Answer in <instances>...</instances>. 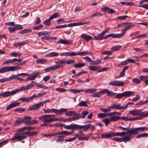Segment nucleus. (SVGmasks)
I'll return each mask as SVG.
<instances>
[{
  "label": "nucleus",
  "mask_w": 148,
  "mask_h": 148,
  "mask_svg": "<svg viewBox=\"0 0 148 148\" xmlns=\"http://www.w3.org/2000/svg\"><path fill=\"white\" fill-rule=\"evenodd\" d=\"M31 119V117L29 116L25 117L22 120L23 122L27 125H31L30 121Z\"/></svg>",
  "instance_id": "22"
},
{
  "label": "nucleus",
  "mask_w": 148,
  "mask_h": 148,
  "mask_svg": "<svg viewBox=\"0 0 148 148\" xmlns=\"http://www.w3.org/2000/svg\"><path fill=\"white\" fill-rule=\"evenodd\" d=\"M34 107V108L35 110L39 109L40 106H42V103H41L40 102L36 104L33 105Z\"/></svg>",
  "instance_id": "58"
},
{
  "label": "nucleus",
  "mask_w": 148,
  "mask_h": 148,
  "mask_svg": "<svg viewBox=\"0 0 148 148\" xmlns=\"http://www.w3.org/2000/svg\"><path fill=\"white\" fill-rule=\"evenodd\" d=\"M36 128V127H33L32 126L30 127H24L20 129L21 131H23L25 130H34Z\"/></svg>",
  "instance_id": "29"
},
{
  "label": "nucleus",
  "mask_w": 148,
  "mask_h": 148,
  "mask_svg": "<svg viewBox=\"0 0 148 148\" xmlns=\"http://www.w3.org/2000/svg\"><path fill=\"white\" fill-rule=\"evenodd\" d=\"M21 69V67L19 66H4L0 69V73H3L9 71H14Z\"/></svg>",
  "instance_id": "3"
},
{
  "label": "nucleus",
  "mask_w": 148,
  "mask_h": 148,
  "mask_svg": "<svg viewBox=\"0 0 148 148\" xmlns=\"http://www.w3.org/2000/svg\"><path fill=\"white\" fill-rule=\"evenodd\" d=\"M21 131V132L15 133L13 138L11 139V140H17L18 141L22 140L27 138L26 133H24Z\"/></svg>",
  "instance_id": "4"
},
{
  "label": "nucleus",
  "mask_w": 148,
  "mask_h": 148,
  "mask_svg": "<svg viewBox=\"0 0 148 148\" xmlns=\"http://www.w3.org/2000/svg\"><path fill=\"white\" fill-rule=\"evenodd\" d=\"M49 113H54L57 115H62V113L66 112L68 110L67 109L62 108L58 110L56 109L52 108L51 109H49Z\"/></svg>",
  "instance_id": "5"
},
{
  "label": "nucleus",
  "mask_w": 148,
  "mask_h": 148,
  "mask_svg": "<svg viewBox=\"0 0 148 148\" xmlns=\"http://www.w3.org/2000/svg\"><path fill=\"white\" fill-rule=\"evenodd\" d=\"M121 114V113L115 111L108 113V116H112L116 114L120 115Z\"/></svg>",
  "instance_id": "54"
},
{
  "label": "nucleus",
  "mask_w": 148,
  "mask_h": 148,
  "mask_svg": "<svg viewBox=\"0 0 148 148\" xmlns=\"http://www.w3.org/2000/svg\"><path fill=\"white\" fill-rule=\"evenodd\" d=\"M139 79L141 81H145L148 79V76H141L139 77Z\"/></svg>",
  "instance_id": "57"
},
{
  "label": "nucleus",
  "mask_w": 148,
  "mask_h": 148,
  "mask_svg": "<svg viewBox=\"0 0 148 148\" xmlns=\"http://www.w3.org/2000/svg\"><path fill=\"white\" fill-rule=\"evenodd\" d=\"M71 130H78L79 125L76 124H71Z\"/></svg>",
  "instance_id": "52"
},
{
  "label": "nucleus",
  "mask_w": 148,
  "mask_h": 148,
  "mask_svg": "<svg viewBox=\"0 0 148 148\" xmlns=\"http://www.w3.org/2000/svg\"><path fill=\"white\" fill-rule=\"evenodd\" d=\"M43 23L44 25H51V21H50V19H47Z\"/></svg>",
  "instance_id": "59"
},
{
  "label": "nucleus",
  "mask_w": 148,
  "mask_h": 148,
  "mask_svg": "<svg viewBox=\"0 0 148 148\" xmlns=\"http://www.w3.org/2000/svg\"><path fill=\"white\" fill-rule=\"evenodd\" d=\"M11 80V76L8 78H5L3 79H0V82L3 83L6 82H9Z\"/></svg>",
  "instance_id": "40"
},
{
  "label": "nucleus",
  "mask_w": 148,
  "mask_h": 148,
  "mask_svg": "<svg viewBox=\"0 0 148 148\" xmlns=\"http://www.w3.org/2000/svg\"><path fill=\"white\" fill-rule=\"evenodd\" d=\"M74 56H75L77 55L81 56H85L87 54H91V53L90 51H85L84 52H73Z\"/></svg>",
  "instance_id": "17"
},
{
  "label": "nucleus",
  "mask_w": 148,
  "mask_h": 148,
  "mask_svg": "<svg viewBox=\"0 0 148 148\" xmlns=\"http://www.w3.org/2000/svg\"><path fill=\"white\" fill-rule=\"evenodd\" d=\"M103 15L102 13L97 12L92 14L90 16V18H92L93 17L101 16Z\"/></svg>",
  "instance_id": "41"
},
{
  "label": "nucleus",
  "mask_w": 148,
  "mask_h": 148,
  "mask_svg": "<svg viewBox=\"0 0 148 148\" xmlns=\"http://www.w3.org/2000/svg\"><path fill=\"white\" fill-rule=\"evenodd\" d=\"M59 53L56 52H52L48 53L47 56L49 57H53L59 56Z\"/></svg>",
  "instance_id": "43"
},
{
  "label": "nucleus",
  "mask_w": 148,
  "mask_h": 148,
  "mask_svg": "<svg viewBox=\"0 0 148 148\" xmlns=\"http://www.w3.org/2000/svg\"><path fill=\"white\" fill-rule=\"evenodd\" d=\"M125 83L123 82L119 81H114L109 82V85L114 86H123Z\"/></svg>",
  "instance_id": "10"
},
{
  "label": "nucleus",
  "mask_w": 148,
  "mask_h": 148,
  "mask_svg": "<svg viewBox=\"0 0 148 148\" xmlns=\"http://www.w3.org/2000/svg\"><path fill=\"white\" fill-rule=\"evenodd\" d=\"M62 135H64L65 136H67L72 134L73 133V132L71 131L70 132H68L67 131H62Z\"/></svg>",
  "instance_id": "47"
},
{
  "label": "nucleus",
  "mask_w": 148,
  "mask_h": 148,
  "mask_svg": "<svg viewBox=\"0 0 148 148\" xmlns=\"http://www.w3.org/2000/svg\"><path fill=\"white\" fill-rule=\"evenodd\" d=\"M132 81L134 83L137 84H139L141 82L140 79H139L137 78H134L132 80Z\"/></svg>",
  "instance_id": "60"
},
{
  "label": "nucleus",
  "mask_w": 148,
  "mask_h": 148,
  "mask_svg": "<svg viewBox=\"0 0 148 148\" xmlns=\"http://www.w3.org/2000/svg\"><path fill=\"white\" fill-rule=\"evenodd\" d=\"M114 136H122L125 135H127V136H129L130 140H131L130 138L132 135L131 129L129 130H127L126 132H114Z\"/></svg>",
  "instance_id": "7"
},
{
  "label": "nucleus",
  "mask_w": 148,
  "mask_h": 148,
  "mask_svg": "<svg viewBox=\"0 0 148 148\" xmlns=\"http://www.w3.org/2000/svg\"><path fill=\"white\" fill-rule=\"evenodd\" d=\"M22 55V53H18L16 52H13L11 53L10 55L12 57H16L17 56H19Z\"/></svg>",
  "instance_id": "53"
},
{
  "label": "nucleus",
  "mask_w": 148,
  "mask_h": 148,
  "mask_svg": "<svg viewBox=\"0 0 148 148\" xmlns=\"http://www.w3.org/2000/svg\"><path fill=\"white\" fill-rule=\"evenodd\" d=\"M11 80L13 79H17L18 80H21V78L19 77L18 75H13L11 76Z\"/></svg>",
  "instance_id": "62"
},
{
  "label": "nucleus",
  "mask_w": 148,
  "mask_h": 148,
  "mask_svg": "<svg viewBox=\"0 0 148 148\" xmlns=\"http://www.w3.org/2000/svg\"><path fill=\"white\" fill-rule=\"evenodd\" d=\"M70 91L71 92L74 93H78L81 92H83L84 91V90L83 89H81L80 90H76V89H71L70 90Z\"/></svg>",
  "instance_id": "46"
},
{
  "label": "nucleus",
  "mask_w": 148,
  "mask_h": 148,
  "mask_svg": "<svg viewBox=\"0 0 148 148\" xmlns=\"http://www.w3.org/2000/svg\"><path fill=\"white\" fill-rule=\"evenodd\" d=\"M89 112L87 111H83L82 113V115L80 114H79L80 118L83 119H84L86 116L88 114Z\"/></svg>",
  "instance_id": "31"
},
{
  "label": "nucleus",
  "mask_w": 148,
  "mask_h": 148,
  "mask_svg": "<svg viewBox=\"0 0 148 148\" xmlns=\"http://www.w3.org/2000/svg\"><path fill=\"white\" fill-rule=\"evenodd\" d=\"M123 97H129L130 95L134 94V92L132 91H127L123 92Z\"/></svg>",
  "instance_id": "27"
},
{
  "label": "nucleus",
  "mask_w": 148,
  "mask_h": 148,
  "mask_svg": "<svg viewBox=\"0 0 148 148\" xmlns=\"http://www.w3.org/2000/svg\"><path fill=\"white\" fill-rule=\"evenodd\" d=\"M102 121L105 123V125L106 126H107L110 122L111 121H110V119L106 118L103 119L102 120Z\"/></svg>",
  "instance_id": "37"
},
{
  "label": "nucleus",
  "mask_w": 148,
  "mask_h": 148,
  "mask_svg": "<svg viewBox=\"0 0 148 148\" xmlns=\"http://www.w3.org/2000/svg\"><path fill=\"white\" fill-rule=\"evenodd\" d=\"M121 47V46L120 45L115 46L113 47L111 49V50L112 51H115L119 50Z\"/></svg>",
  "instance_id": "35"
},
{
  "label": "nucleus",
  "mask_w": 148,
  "mask_h": 148,
  "mask_svg": "<svg viewBox=\"0 0 148 148\" xmlns=\"http://www.w3.org/2000/svg\"><path fill=\"white\" fill-rule=\"evenodd\" d=\"M80 118L79 114H78L75 115L73 117L70 118L68 119H66L63 120L64 121H66V120H68V121H76Z\"/></svg>",
  "instance_id": "14"
},
{
  "label": "nucleus",
  "mask_w": 148,
  "mask_h": 148,
  "mask_svg": "<svg viewBox=\"0 0 148 148\" xmlns=\"http://www.w3.org/2000/svg\"><path fill=\"white\" fill-rule=\"evenodd\" d=\"M124 32L122 33L121 34H115L114 33L108 34L109 37H112L113 38H120L124 35Z\"/></svg>",
  "instance_id": "19"
},
{
  "label": "nucleus",
  "mask_w": 148,
  "mask_h": 148,
  "mask_svg": "<svg viewBox=\"0 0 148 148\" xmlns=\"http://www.w3.org/2000/svg\"><path fill=\"white\" fill-rule=\"evenodd\" d=\"M72 43V41L69 40H64L60 39L57 42V43H60L64 44H70Z\"/></svg>",
  "instance_id": "16"
},
{
  "label": "nucleus",
  "mask_w": 148,
  "mask_h": 148,
  "mask_svg": "<svg viewBox=\"0 0 148 148\" xmlns=\"http://www.w3.org/2000/svg\"><path fill=\"white\" fill-rule=\"evenodd\" d=\"M19 100L21 101L22 102H29V97L26 98L24 97H22L21 98H20Z\"/></svg>",
  "instance_id": "55"
},
{
  "label": "nucleus",
  "mask_w": 148,
  "mask_h": 148,
  "mask_svg": "<svg viewBox=\"0 0 148 148\" xmlns=\"http://www.w3.org/2000/svg\"><path fill=\"white\" fill-rule=\"evenodd\" d=\"M87 102L84 101H81L78 104V106H84L85 107L88 106L87 104Z\"/></svg>",
  "instance_id": "48"
},
{
  "label": "nucleus",
  "mask_w": 148,
  "mask_h": 148,
  "mask_svg": "<svg viewBox=\"0 0 148 148\" xmlns=\"http://www.w3.org/2000/svg\"><path fill=\"white\" fill-rule=\"evenodd\" d=\"M80 37L84 39V40L88 41L92 39V37L88 35H87L86 34H83L81 35Z\"/></svg>",
  "instance_id": "18"
},
{
  "label": "nucleus",
  "mask_w": 148,
  "mask_h": 148,
  "mask_svg": "<svg viewBox=\"0 0 148 148\" xmlns=\"http://www.w3.org/2000/svg\"><path fill=\"white\" fill-rule=\"evenodd\" d=\"M47 60L45 59H38L36 60V62L38 64H45L47 62Z\"/></svg>",
  "instance_id": "32"
},
{
  "label": "nucleus",
  "mask_w": 148,
  "mask_h": 148,
  "mask_svg": "<svg viewBox=\"0 0 148 148\" xmlns=\"http://www.w3.org/2000/svg\"><path fill=\"white\" fill-rule=\"evenodd\" d=\"M58 136L57 138L56 139V141L57 143L62 142L64 141V138L65 136L64 135L60 134Z\"/></svg>",
  "instance_id": "24"
},
{
  "label": "nucleus",
  "mask_w": 148,
  "mask_h": 148,
  "mask_svg": "<svg viewBox=\"0 0 148 148\" xmlns=\"http://www.w3.org/2000/svg\"><path fill=\"white\" fill-rule=\"evenodd\" d=\"M121 3L122 5H130L134 4V3L131 2H121Z\"/></svg>",
  "instance_id": "56"
},
{
  "label": "nucleus",
  "mask_w": 148,
  "mask_h": 148,
  "mask_svg": "<svg viewBox=\"0 0 148 148\" xmlns=\"http://www.w3.org/2000/svg\"><path fill=\"white\" fill-rule=\"evenodd\" d=\"M148 137V134L147 133L140 134L136 136V138H140L142 137Z\"/></svg>",
  "instance_id": "42"
},
{
  "label": "nucleus",
  "mask_w": 148,
  "mask_h": 148,
  "mask_svg": "<svg viewBox=\"0 0 148 148\" xmlns=\"http://www.w3.org/2000/svg\"><path fill=\"white\" fill-rule=\"evenodd\" d=\"M55 63L58 64H66V60L64 59L58 61H56Z\"/></svg>",
  "instance_id": "44"
},
{
  "label": "nucleus",
  "mask_w": 148,
  "mask_h": 148,
  "mask_svg": "<svg viewBox=\"0 0 148 148\" xmlns=\"http://www.w3.org/2000/svg\"><path fill=\"white\" fill-rule=\"evenodd\" d=\"M148 127H141L136 128H131L132 134L136 135L138 134L140 131H144L147 130L148 129Z\"/></svg>",
  "instance_id": "6"
},
{
  "label": "nucleus",
  "mask_w": 148,
  "mask_h": 148,
  "mask_svg": "<svg viewBox=\"0 0 148 148\" xmlns=\"http://www.w3.org/2000/svg\"><path fill=\"white\" fill-rule=\"evenodd\" d=\"M26 110L25 108H18L14 109V111L15 112L18 113H22L24 112Z\"/></svg>",
  "instance_id": "33"
},
{
  "label": "nucleus",
  "mask_w": 148,
  "mask_h": 148,
  "mask_svg": "<svg viewBox=\"0 0 148 148\" xmlns=\"http://www.w3.org/2000/svg\"><path fill=\"white\" fill-rule=\"evenodd\" d=\"M56 90L61 92H66V89L64 88H58L56 89Z\"/></svg>",
  "instance_id": "63"
},
{
  "label": "nucleus",
  "mask_w": 148,
  "mask_h": 148,
  "mask_svg": "<svg viewBox=\"0 0 148 148\" xmlns=\"http://www.w3.org/2000/svg\"><path fill=\"white\" fill-rule=\"evenodd\" d=\"M108 116V114L105 113H100L98 114V117L99 118H102Z\"/></svg>",
  "instance_id": "49"
},
{
  "label": "nucleus",
  "mask_w": 148,
  "mask_h": 148,
  "mask_svg": "<svg viewBox=\"0 0 148 148\" xmlns=\"http://www.w3.org/2000/svg\"><path fill=\"white\" fill-rule=\"evenodd\" d=\"M39 36H44L45 35H49L51 34V33L47 32H40L37 33Z\"/></svg>",
  "instance_id": "38"
},
{
  "label": "nucleus",
  "mask_w": 148,
  "mask_h": 148,
  "mask_svg": "<svg viewBox=\"0 0 148 148\" xmlns=\"http://www.w3.org/2000/svg\"><path fill=\"white\" fill-rule=\"evenodd\" d=\"M126 25H127V26L122 31V33L124 32V35L126 33L125 30L129 29L131 27H134L135 25L132 24V23L131 22H126Z\"/></svg>",
  "instance_id": "13"
},
{
  "label": "nucleus",
  "mask_w": 148,
  "mask_h": 148,
  "mask_svg": "<svg viewBox=\"0 0 148 148\" xmlns=\"http://www.w3.org/2000/svg\"><path fill=\"white\" fill-rule=\"evenodd\" d=\"M111 117L110 118V121L113 122L118 121L120 119L121 117L119 116L116 115H113L110 116Z\"/></svg>",
  "instance_id": "26"
},
{
  "label": "nucleus",
  "mask_w": 148,
  "mask_h": 148,
  "mask_svg": "<svg viewBox=\"0 0 148 148\" xmlns=\"http://www.w3.org/2000/svg\"><path fill=\"white\" fill-rule=\"evenodd\" d=\"M32 31L31 29H26L19 32V33L21 34H25L27 33L31 32Z\"/></svg>",
  "instance_id": "50"
},
{
  "label": "nucleus",
  "mask_w": 148,
  "mask_h": 148,
  "mask_svg": "<svg viewBox=\"0 0 148 148\" xmlns=\"http://www.w3.org/2000/svg\"><path fill=\"white\" fill-rule=\"evenodd\" d=\"M15 27L16 30H20L23 28L22 25L19 24H16L15 25Z\"/></svg>",
  "instance_id": "64"
},
{
  "label": "nucleus",
  "mask_w": 148,
  "mask_h": 148,
  "mask_svg": "<svg viewBox=\"0 0 148 148\" xmlns=\"http://www.w3.org/2000/svg\"><path fill=\"white\" fill-rule=\"evenodd\" d=\"M96 90L97 89L96 88H92L88 89L86 90L85 92L86 93H93L96 91Z\"/></svg>",
  "instance_id": "45"
},
{
  "label": "nucleus",
  "mask_w": 148,
  "mask_h": 148,
  "mask_svg": "<svg viewBox=\"0 0 148 148\" xmlns=\"http://www.w3.org/2000/svg\"><path fill=\"white\" fill-rule=\"evenodd\" d=\"M32 82H35L34 81H32L31 82V84H29L28 85L26 86L27 90L33 87L34 86V85H35Z\"/></svg>",
  "instance_id": "61"
},
{
  "label": "nucleus",
  "mask_w": 148,
  "mask_h": 148,
  "mask_svg": "<svg viewBox=\"0 0 148 148\" xmlns=\"http://www.w3.org/2000/svg\"><path fill=\"white\" fill-rule=\"evenodd\" d=\"M109 30V28H108L104 30L101 33L99 34L98 35L100 38V40H103V36L105 35V34H106V33L108 32Z\"/></svg>",
  "instance_id": "21"
},
{
  "label": "nucleus",
  "mask_w": 148,
  "mask_h": 148,
  "mask_svg": "<svg viewBox=\"0 0 148 148\" xmlns=\"http://www.w3.org/2000/svg\"><path fill=\"white\" fill-rule=\"evenodd\" d=\"M55 116V115L45 114L42 115L39 118L40 120H42L43 123L40 125L41 126L46 127L49 125V123L54 121H60L61 119L57 118L49 119Z\"/></svg>",
  "instance_id": "1"
},
{
  "label": "nucleus",
  "mask_w": 148,
  "mask_h": 148,
  "mask_svg": "<svg viewBox=\"0 0 148 148\" xmlns=\"http://www.w3.org/2000/svg\"><path fill=\"white\" fill-rule=\"evenodd\" d=\"M60 55L61 56H73V52H66L61 53Z\"/></svg>",
  "instance_id": "28"
},
{
  "label": "nucleus",
  "mask_w": 148,
  "mask_h": 148,
  "mask_svg": "<svg viewBox=\"0 0 148 148\" xmlns=\"http://www.w3.org/2000/svg\"><path fill=\"white\" fill-rule=\"evenodd\" d=\"M108 108H109L111 109L121 110V106L120 103L116 104L114 103L110 106H108Z\"/></svg>",
  "instance_id": "15"
},
{
  "label": "nucleus",
  "mask_w": 148,
  "mask_h": 148,
  "mask_svg": "<svg viewBox=\"0 0 148 148\" xmlns=\"http://www.w3.org/2000/svg\"><path fill=\"white\" fill-rule=\"evenodd\" d=\"M90 126V124L83 125H79L78 130H81L82 129H83L84 131H85L89 129Z\"/></svg>",
  "instance_id": "20"
},
{
  "label": "nucleus",
  "mask_w": 148,
  "mask_h": 148,
  "mask_svg": "<svg viewBox=\"0 0 148 148\" xmlns=\"http://www.w3.org/2000/svg\"><path fill=\"white\" fill-rule=\"evenodd\" d=\"M113 140L117 142H127L130 141L129 139V136H124L121 138L118 137L114 138H113Z\"/></svg>",
  "instance_id": "9"
},
{
  "label": "nucleus",
  "mask_w": 148,
  "mask_h": 148,
  "mask_svg": "<svg viewBox=\"0 0 148 148\" xmlns=\"http://www.w3.org/2000/svg\"><path fill=\"white\" fill-rule=\"evenodd\" d=\"M101 10L103 11L106 10L108 13L113 14L115 13V11L112 9H110L108 7H104L101 8Z\"/></svg>",
  "instance_id": "23"
},
{
  "label": "nucleus",
  "mask_w": 148,
  "mask_h": 148,
  "mask_svg": "<svg viewBox=\"0 0 148 148\" xmlns=\"http://www.w3.org/2000/svg\"><path fill=\"white\" fill-rule=\"evenodd\" d=\"M107 94V95L108 97L114 96L116 94V93L112 91H110L107 89H104L100 90L99 92H97L93 93L92 95V96L94 97L100 98L101 95V94Z\"/></svg>",
  "instance_id": "2"
},
{
  "label": "nucleus",
  "mask_w": 148,
  "mask_h": 148,
  "mask_svg": "<svg viewBox=\"0 0 148 148\" xmlns=\"http://www.w3.org/2000/svg\"><path fill=\"white\" fill-rule=\"evenodd\" d=\"M113 136H114V133L112 131L108 133L107 134L102 133L101 135V138L106 139Z\"/></svg>",
  "instance_id": "11"
},
{
  "label": "nucleus",
  "mask_w": 148,
  "mask_h": 148,
  "mask_svg": "<svg viewBox=\"0 0 148 148\" xmlns=\"http://www.w3.org/2000/svg\"><path fill=\"white\" fill-rule=\"evenodd\" d=\"M18 90H15L11 92L7 91L3 92L0 93V96L6 97L11 96L18 92Z\"/></svg>",
  "instance_id": "8"
},
{
  "label": "nucleus",
  "mask_w": 148,
  "mask_h": 148,
  "mask_svg": "<svg viewBox=\"0 0 148 148\" xmlns=\"http://www.w3.org/2000/svg\"><path fill=\"white\" fill-rule=\"evenodd\" d=\"M141 110H133L129 111V113L134 116H137L139 115L140 116V112Z\"/></svg>",
  "instance_id": "25"
},
{
  "label": "nucleus",
  "mask_w": 148,
  "mask_h": 148,
  "mask_svg": "<svg viewBox=\"0 0 148 148\" xmlns=\"http://www.w3.org/2000/svg\"><path fill=\"white\" fill-rule=\"evenodd\" d=\"M39 73L38 72H37L34 73H32L31 74H29V76L27 78V80H25V81L28 80H34L36 77Z\"/></svg>",
  "instance_id": "12"
},
{
  "label": "nucleus",
  "mask_w": 148,
  "mask_h": 148,
  "mask_svg": "<svg viewBox=\"0 0 148 148\" xmlns=\"http://www.w3.org/2000/svg\"><path fill=\"white\" fill-rule=\"evenodd\" d=\"M63 66L61 64H56L51 67L52 70H55L60 67H63Z\"/></svg>",
  "instance_id": "30"
},
{
  "label": "nucleus",
  "mask_w": 148,
  "mask_h": 148,
  "mask_svg": "<svg viewBox=\"0 0 148 148\" xmlns=\"http://www.w3.org/2000/svg\"><path fill=\"white\" fill-rule=\"evenodd\" d=\"M85 64L84 63H75L74 65V66L77 68H80L84 66Z\"/></svg>",
  "instance_id": "51"
},
{
  "label": "nucleus",
  "mask_w": 148,
  "mask_h": 148,
  "mask_svg": "<svg viewBox=\"0 0 148 148\" xmlns=\"http://www.w3.org/2000/svg\"><path fill=\"white\" fill-rule=\"evenodd\" d=\"M37 133L38 132L35 131L30 132V131L25 132L26 133V135L27 134L29 136H33L37 134Z\"/></svg>",
  "instance_id": "39"
},
{
  "label": "nucleus",
  "mask_w": 148,
  "mask_h": 148,
  "mask_svg": "<svg viewBox=\"0 0 148 148\" xmlns=\"http://www.w3.org/2000/svg\"><path fill=\"white\" fill-rule=\"evenodd\" d=\"M88 68L89 70H92L93 71H98L100 68V66H88Z\"/></svg>",
  "instance_id": "36"
},
{
  "label": "nucleus",
  "mask_w": 148,
  "mask_h": 148,
  "mask_svg": "<svg viewBox=\"0 0 148 148\" xmlns=\"http://www.w3.org/2000/svg\"><path fill=\"white\" fill-rule=\"evenodd\" d=\"M35 85H36L39 88H41L45 89H47L48 88V87L46 86L40 84H38L36 82H32Z\"/></svg>",
  "instance_id": "34"
}]
</instances>
